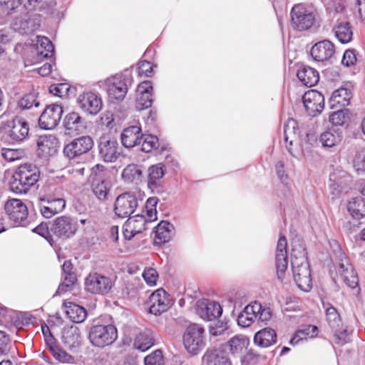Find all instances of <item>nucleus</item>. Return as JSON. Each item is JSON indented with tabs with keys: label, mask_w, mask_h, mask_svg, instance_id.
I'll use <instances>...</instances> for the list:
<instances>
[{
	"label": "nucleus",
	"mask_w": 365,
	"mask_h": 365,
	"mask_svg": "<svg viewBox=\"0 0 365 365\" xmlns=\"http://www.w3.org/2000/svg\"><path fill=\"white\" fill-rule=\"evenodd\" d=\"M292 269L294 280L297 287L304 292H309L312 287L311 270L307 261L306 248L300 245L292 249Z\"/></svg>",
	"instance_id": "f257e3e1"
},
{
	"label": "nucleus",
	"mask_w": 365,
	"mask_h": 365,
	"mask_svg": "<svg viewBox=\"0 0 365 365\" xmlns=\"http://www.w3.org/2000/svg\"><path fill=\"white\" fill-rule=\"evenodd\" d=\"M39 169L32 164H24L18 168L10 183L11 190L16 193H26L39 179Z\"/></svg>",
	"instance_id": "f03ea898"
},
{
	"label": "nucleus",
	"mask_w": 365,
	"mask_h": 365,
	"mask_svg": "<svg viewBox=\"0 0 365 365\" xmlns=\"http://www.w3.org/2000/svg\"><path fill=\"white\" fill-rule=\"evenodd\" d=\"M29 124L24 120L15 118L0 125V138L9 144L20 143L29 135Z\"/></svg>",
	"instance_id": "7ed1b4c3"
},
{
	"label": "nucleus",
	"mask_w": 365,
	"mask_h": 365,
	"mask_svg": "<svg viewBox=\"0 0 365 365\" xmlns=\"http://www.w3.org/2000/svg\"><path fill=\"white\" fill-rule=\"evenodd\" d=\"M117 337V329L111 324L94 325L91 328L88 335L91 343L98 347H104L113 344Z\"/></svg>",
	"instance_id": "20e7f679"
},
{
	"label": "nucleus",
	"mask_w": 365,
	"mask_h": 365,
	"mask_svg": "<svg viewBox=\"0 0 365 365\" xmlns=\"http://www.w3.org/2000/svg\"><path fill=\"white\" fill-rule=\"evenodd\" d=\"M114 285V281L110 277L98 272L89 273L84 280V289L93 294H108Z\"/></svg>",
	"instance_id": "39448f33"
},
{
	"label": "nucleus",
	"mask_w": 365,
	"mask_h": 365,
	"mask_svg": "<svg viewBox=\"0 0 365 365\" xmlns=\"http://www.w3.org/2000/svg\"><path fill=\"white\" fill-rule=\"evenodd\" d=\"M284 141L292 156L299 158L303 155V150L299 145V131L294 119L288 120L284 126Z\"/></svg>",
	"instance_id": "423d86ee"
},
{
	"label": "nucleus",
	"mask_w": 365,
	"mask_h": 365,
	"mask_svg": "<svg viewBox=\"0 0 365 365\" xmlns=\"http://www.w3.org/2000/svg\"><path fill=\"white\" fill-rule=\"evenodd\" d=\"M50 230L53 237L65 240L76 234L78 223L72 217L63 215L56 217L52 222Z\"/></svg>",
	"instance_id": "0eeeda50"
},
{
	"label": "nucleus",
	"mask_w": 365,
	"mask_h": 365,
	"mask_svg": "<svg viewBox=\"0 0 365 365\" xmlns=\"http://www.w3.org/2000/svg\"><path fill=\"white\" fill-rule=\"evenodd\" d=\"M93 146V138L89 135H83L73 139L63 148L64 155L73 162L81 159L84 154L88 153Z\"/></svg>",
	"instance_id": "6e6552de"
},
{
	"label": "nucleus",
	"mask_w": 365,
	"mask_h": 365,
	"mask_svg": "<svg viewBox=\"0 0 365 365\" xmlns=\"http://www.w3.org/2000/svg\"><path fill=\"white\" fill-rule=\"evenodd\" d=\"M204 329L196 324H190L186 329L183 335V344L190 352L196 354L205 346Z\"/></svg>",
	"instance_id": "1a4fd4ad"
},
{
	"label": "nucleus",
	"mask_w": 365,
	"mask_h": 365,
	"mask_svg": "<svg viewBox=\"0 0 365 365\" xmlns=\"http://www.w3.org/2000/svg\"><path fill=\"white\" fill-rule=\"evenodd\" d=\"M291 25L299 31L310 29L314 24L315 15L302 4L294 5L291 10Z\"/></svg>",
	"instance_id": "9d476101"
},
{
	"label": "nucleus",
	"mask_w": 365,
	"mask_h": 365,
	"mask_svg": "<svg viewBox=\"0 0 365 365\" xmlns=\"http://www.w3.org/2000/svg\"><path fill=\"white\" fill-rule=\"evenodd\" d=\"M99 157L106 163H113L120 155L118 141L109 135H103L98 140Z\"/></svg>",
	"instance_id": "9b49d317"
},
{
	"label": "nucleus",
	"mask_w": 365,
	"mask_h": 365,
	"mask_svg": "<svg viewBox=\"0 0 365 365\" xmlns=\"http://www.w3.org/2000/svg\"><path fill=\"white\" fill-rule=\"evenodd\" d=\"M138 205L135 194L124 192L117 197L114 203V212L119 218L130 217Z\"/></svg>",
	"instance_id": "f8f14e48"
},
{
	"label": "nucleus",
	"mask_w": 365,
	"mask_h": 365,
	"mask_svg": "<svg viewBox=\"0 0 365 365\" xmlns=\"http://www.w3.org/2000/svg\"><path fill=\"white\" fill-rule=\"evenodd\" d=\"M63 113V108L58 104L47 106L38 118L39 126L45 130L55 128L58 125Z\"/></svg>",
	"instance_id": "ddd939ff"
},
{
	"label": "nucleus",
	"mask_w": 365,
	"mask_h": 365,
	"mask_svg": "<svg viewBox=\"0 0 365 365\" xmlns=\"http://www.w3.org/2000/svg\"><path fill=\"white\" fill-rule=\"evenodd\" d=\"M9 218L18 225L25 226L28 216L26 205L19 199L8 200L4 205Z\"/></svg>",
	"instance_id": "4468645a"
},
{
	"label": "nucleus",
	"mask_w": 365,
	"mask_h": 365,
	"mask_svg": "<svg viewBox=\"0 0 365 365\" xmlns=\"http://www.w3.org/2000/svg\"><path fill=\"white\" fill-rule=\"evenodd\" d=\"M302 101L307 113L311 116H316L324 110V97L316 90L305 92Z\"/></svg>",
	"instance_id": "2eb2a0df"
},
{
	"label": "nucleus",
	"mask_w": 365,
	"mask_h": 365,
	"mask_svg": "<svg viewBox=\"0 0 365 365\" xmlns=\"http://www.w3.org/2000/svg\"><path fill=\"white\" fill-rule=\"evenodd\" d=\"M39 210L46 218H51L56 214L62 212L66 207V201L61 197H52L50 196L40 197Z\"/></svg>",
	"instance_id": "dca6fc26"
},
{
	"label": "nucleus",
	"mask_w": 365,
	"mask_h": 365,
	"mask_svg": "<svg viewBox=\"0 0 365 365\" xmlns=\"http://www.w3.org/2000/svg\"><path fill=\"white\" fill-rule=\"evenodd\" d=\"M337 272L347 287L354 289L358 286L359 279L357 274L344 254L340 255Z\"/></svg>",
	"instance_id": "f3484780"
},
{
	"label": "nucleus",
	"mask_w": 365,
	"mask_h": 365,
	"mask_svg": "<svg viewBox=\"0 0 365 365\" xmlns=\"http://www.w3.org/2000/svg\"><path fill=\"white\" fill-rule=\"evenodd\" d=\"M128 78L123 76H115L106 81L107 93L110 99L122 100L128 91Z\"/></svg>",
	"instance_id": "a211bd4d"
},
{
	"label": "nucleus",
	"mask_w": 365,
	"mask_h": 365,
	"mask_svg": "<svg viewBox=\"0 0 365 365\" xmlns=\"http://www.w3.org/2000/svg\"><path fill=\"white\" fill-rule=\"evenodd\" d=\"M287 247V242L285 236H280L277 242L275 255L277 274L280 281H283L288 266Z\"/></svg>",
	"instance_id": "6ab92c4d"
},
{
	"label": "nucleus",
	"mask_w": 365,
	"mask_h": 365,
	"mask_svg": "<svg viewBox=\"0 0 365 365\" xmlns=\"http://www.w3.org/2000/svg\"><path fill=\"white\" fill-rule=\"evenodd\" d=\"M197 313L204 320L212 321L222 315V309L219 303L204 299L197 302Z\"/></svg>",
	"instance_id": "aec40b11"
},
{
	"label": "nucleus",
	"mask_w": 365,
	"mask_h": 365,
	"mask_svg": "<svg viewBox=\"0 0 365 365\" xmlns=\"http://www.w3.org/2000/svg\"><path fill=\"white\" fill-rule=\"evenodd\" d=\"M77 102L83 110L91 115H96L102 108L101 98L92 92L80 94Z\"/></svg>",
	"instance_id": "412c9836"
},
{
	"label": "nucleus",
	"mask_w": 365,
	"mask_h": 365,
	"mask_svg": "<svg viewBox=\"0 0 365 365\" xmlns=\"http://www.w3.org/2000/svg\"><path fill=\"white\" fill-rule=\"evenodd\" d=\"M149 312L156 316L166 312L170 307V302L166 297V292L163 289H158L153 292L149 297Z\"/></svg>",
	"instance_id": "4be33fe9"
},
{
	"label": "nucleus",
	"mask_w": 365,
	"mask_h": 365,
	"mask_svg": "<svg viewBox=\"0 0 365 365\" xmlns=\"http://www.w3.org/2000/svg\"><path fill=\"white\" fill-rule=\"evenodd\" d=\"M153 88L149 81H143L137 88V98L135 102L136 109L142 110L151 107L153 101Z\"/></svg>",
	"instance_id": "5701e85b"
},
{
	"label": "nucleus",
	"mask_w": 365,
	"mask_h": 365,
	"mask_svg": "<svg viewBox=\"0 0 365 365\" xmlns=\"http://www.w3.org/2000/svg\"><path fill=\"white\" fill-rule=\"evenodd\" d=\"M311 56L316 61L323 62L329 60L335 53L334 45L329 40L316 43L311 49Z\"/></svg>",
	"instance_id": "b1692460"
},
{
	"label": "nucleus",
	"mask_w": 365,
	"mask_h": 365,
	"mask_svg": "<svg viewBox=\"0 0 365 365\" xmlns=\"http://www.w3.org/2000/svg\"><path fill=\"white\" fill-rule=\"evenodd\" d=\"M146 223L145 216L143 215L130 217L123 226L125 238L130 240L137 234L141 233L146 229Z\"/></svg>",
	"instance_id": "393cba45"
},
{
	"label": "nucleus",
	"mask_w": 365,
	"mask_h": 365,
	"mask_svg": "<svg viewBox=\"0 0 365 365\" xmlns=\"http://www.w3.org/2000/svg\"><path fill=\"white\" fill-rule=\"evenodd\" d=\"M39 155L44 158L54 155L59 146L58 139L53 135H41L37 141Z\"/></svg>",
	"instance_id": "a878e982"
},
{
	"label": "nucleus",
	"mask_w": 365,
	"mask_h": 365,
	"mask_svg": "<svg viewBox=\"0 0 365 365\" xmlns=\"http://www.w3.org/2000/svg\"><path fill=\"white\" fill-rule=\"evenodd\" d=\"M62 272L63 281L59 284L55 295H60L67 292L77 280L76 275L73 272V264L70 261L64 262L62 265Z\"/></svg>",
	"instance_id": "bb28decb"
},
{
	"label": "nucleus",
	"mask_w": 365,
	"mask_h": 365,
	"mask_svg": "<svg viewBox=\"0 0 365 365\" xmlns=\"http://www.w3.org/2000/svg\"><path fill=\"white\" fill-rule=\"evenodd\" d=\"M205 357L207 365H232L228 353L222 346L208 350Z\"/></svg>",
	"instance_id": "cd10ccee"
},
{
	"label": "nucleus",
	"mask_w": 365,
	"mask_h": 365,
	"mask_svg": "<svg viewBox=\"0 0 365 365\" xmlns=\"http://www.w3.org/2000/svg\"><path fill=\"white\" fill-rule=\"evenodd\" d=\"M261 309V304L257 302L246 306L237 317V324L242 327H250L257 319V312Z\"/></svg>",
	"instance_id": "c85d7f7f"
},
{
	"label": "nucleus",
	"mask_w": 365,
	"mask_h": 365,
	"mask_svg": "<svg viewBox=\"0 0 365 365\" xmlns=\"http://www.w3.org/2000/svg\"><path fill=\"white\" fill-rule=\"evenodd\" d=\"M38 26L39 24L35 21L34 18L29 16L27 14L21 17H16L12 24L13 29L21 34L31 33Z\"/></svg>",
	"instance_id": "c756f323"
},
{
	"label": "nucleus",
	"mask_w": 365,
	"mask_h": 365,
	"mask_svg": "<svg viewBox=\"0 0 365 365\" xmlns=\"http://www.w3.org/2000/svg\"><path fill=\"white\" fill-rule=\"evenodd\" d=\"M342 138L341 129L331 128L321 133L319 141L324 148H333L338 145Z\"/></svg>",
	"instance_id": "7c9ffc66"
},
{
	"label": "nucleus",
	"mask_w": 365,
	"mask_h": 365,
	"mask_svg": "<svg viewBox=\"0 0 365 365\" xmlns=\"http://www.w3.org/2000/svg\"><path fill=\"white\" fill-rule=\"evenodd\" d=\"M250 344L249 339L244 335H236L232 337L227 344L222 345L223 349H230L233 355L241 356L246 352Z\"/></svg>",
	"instance_id": "2f4dec72"
},
{
	"label": "nucleus",
	"mask_w": 365,
	"mask_h": 365,
	"mask_svg": "<svg viewBox=\"0 0 365 365\" xmlns=\"http://www.w3.org/2000/svg\"><path fill=\"white\" fill-rule=\"evenodd\" d=\"M141 128L137 125H132L125 128L121 133V143L125 148H133L141 143Z\"/></svg>",
	"instance_id": "473e14b6"
},
{
	"label": "nucleus",
	"mask_w": 365,
	"mask_h": 365,
	"mask_svg": "<svg viewBox=\"0 0 365 365\" xmlns=\"http://www.w3.org/2000/svg\"><path fill=\"white\" fill-rule=\"evenodd\" d=\"M80 339V331L77 327L71 326L63 328L61 341L66 348L72 349L78 346L81 342Z\"/></svg>",
	"instance_id": "72a5a7b5"
},
{
	"label": "nucleus",
	"mask_w": 365,
	"mask_h": 365,
	"mask_svg": "<svg viewBox=\"0 0 365 365\" xmlns=\"http://www.w3.org/2000/svg\"><path fill=\"white\" fill-rule=\"evenodd\" d=\"M299 80L306 86L312 87L315 86L319 80L318 71L307 66L300 67L297 73Z\"/></svg>",
	"instance_id": "f704fd0d"
},
{
	"label": "nucleus",
	"mask_w": 365,
	"mask_h": 365,
	"mask_svg": "<svg viewBox=\"0 0 365 365\" xmlns=\"http://www.w3.org/2000/svg\"><path fill=\"white\" fill-rule=\"evenodd\" d=\"M165 174V165L163 163L153 165L148 169V187L151 189L157 188Z\"/></svg>",
	"instance_id": "c9c22d12"
},
{
	"label": "nucleus",
	"mask_w": 365,
	"mask_h": 365,
	"mask_svg": "<svg viewBox=\"0 0 365 365\" xmlns=\"http://www.w3.org/2000/svg\"><path fill=\"white\" fill-rule=\"evenodd\" d=\"M63 307L67 317L74 323H81L87 317L86 309L73 302H65Z\"/></svg>",
	"instance_id": "e433bc0d"
},
{
	"label": "nucleus",
	"mask_w": 365,
	"mask_h": 365,
	"mask_svg": "<svg viewBox=\"0 0 365 365\" xmlns=\"http://www.w3.org/2000/svg\"><path fill=\"white\" fill-rule=\"evenodd\" d=\"M277 334L269 327L262 329L257 331L254 336V342L259 346L267 348L276 342Z\"/></svg>",
	"instance_id": "4c0bfd02"
},
{
	"label": "nucleus",
	"mask_w": 365,
	"mask_h": 365,
	"mask_svg": "<svg viewBox=\"0 0 365 365\" xmlns=\"http://www.w3.org/2000/svg\"><path fill=\"white\" fill-rule=\"evenodd\" d=\"M122 178L127 183L140 184L143 178L142 167L136 164L127 165L123 170Z\"/></svg>",
	"instance_id": "58836bf2"
},
{
	"label": "nucleus",
	"mask_w": 365,
	"mask_h": 365,
	"mask_svg": "<svg viewBox=\"0 0 365 365\" xmlns=\"http://www.w3.org/2000/svg\"><path fill=\"white\" fill-rule=\"evenodd\" d=\"M173 225L166 221H161L155 227V242L156 244H164L169 242L172 237Z\"/></svg>",
	"instance_id": "ea45409f"
},
{
	"label": "nucleus",
	"mask_w": 365,
	"mask_h": 365,
	"mask_svg": "<svg viewBox=\"0 0 365 365\" xmlns=\"http://www.w3.org/2000/svg\"><path fill=\"white\" fill-rule=\"evenodd\" d=\"M154 344L153 331L150 329H145L140 332L134 341V346L141 351H145Z\"/></svg>",
	"instance_id": "a19ab883"
},
{
	"label": "nucleus",
	"mask_w": 365,
	"mask_h": 365,
	"mask_svg": "<svg viewBox=\"0 0 365 365\" xmlns=\"http://www.w3.org/2000/svg\"><path fill=\"white\" fill-rule=\"evenodd\" d=\"M350 215L356 220L365 217V199L362 197L352 198L347 205Z\"/></svg>",
	"instance_id": "79ce46f5"
},
{
	"label": "nucleus",
	"mask_w": 365,
	"mask_h": 365,
	"mask_svg": "<svg viewBox=\"0 0 365 365\" xmlns=\"http://www.w3.org/2000/svg\"><path fill=\"white\" fill-rule=\"evenodd\" d=\"M352 96L351 91L346 88H340L336 90L330 98L331 107L336 105L339 106H346L349 104V101Z\"/></svg>",
	"instance_id": "37998d69"
},
{
	"label": "nucleus",
	"mask_w": 365,
	"mask_h": 365,
	"mask_svg": "<svg viewBox=\"0 0 365 365\" xmlns=\"http://www.w3.org/2000/svg\"><path fill=\"white\" fill-rule=\"evenodd\" d=\"M335 36L342 43H347L352 39L353 31L350 24L340 21L334 28Z\"/></svg>",
	"instance_id": "c03bdc74"
},
{
	"label": "nucleus",
	"mask_w": 365,
	"mask_h": 365,
	"mask_svg": "<svg viewBox=\"0 0 365 365\" xmlns=\"http://www.w3.org/2000/svg\"><path fill=\"white\" fill-rule=\"evenodd\" d=\"M317 327L312 324L304 325L295 332L289 343L292 345H294L304 339L313 338L317 336Z\"/></svg>",
	"instance_id": "a18cd8bd"
},
{
	"label": "nucleus",
	"mask_w": 365,
	"mask_h": 365,
	"mask_svg": "<svg viewBox=\"0 0 365 365\" xmlns=\"http://www.w3.org/2000/svg\"><path fill=\"white\" fill-rule=\"evenodd\" d=\"M36 51L39 58H47L52 56L54 47L48 38L38 36Z\"/></svg>",
	"instance_id": "49530a36"
},
{
	"label": "nucleus",
	"mask_w": 365,
	"mask_h": 365,
	"mask_svg": "<svg viewBox=\"0 0 365 365\" xmlns=\"http://www.w3.org/2000/svg\"><path fill=\"white\" fill-rule=\"evenodd\" d=\"M63 125L66 130L78 131L83 126V119L78 113L71 112L66 115Z\"/></svg>",
	"instance_id": "de8ad7c7"
},
{
	"label": "nucleus",
	"mask_w": 365,
	"mask_h": 365,
	"mask_svg": "<svg viewBox=\"0 0 365 365\" xmlns=\"http://www.w3.org/2000/svg\"><path fill=\"white\" fill-rule=\"evenodd\" d=\"M142 145L141 150L145 153H150L159 147L158 138L153 135H141Z\"/></svg>",
	"instance_id": "09e8293b"
},
{
	"label": "nucleus",
	"mask_w": 365,
	"mask_h": 365,
	"mask_svg": "<svg viewBox=\"0 0 365 365\" xmlns=\"http://www.w3.org/2000/svg\"><path fill=\"white\" fill-rule=\"evenodd\" d=\"M49 351L53 358L61 363L71 364L73 361V358L69 354L55 344L50 346Z\"/></svg>",
	"instance_id": "8fccbe9b"
},
{
	"label": "nucleus",
	"mask_w": 365,
	"mask_h": 365,
	"mask_svg": "<svg viewBox=\"0 0 365 365\" xmlns=\"http://www.w3.org/2000/svg\"><path fill=\"white\" fill-rule=\"evenodd\" d=\"M142 284L138 279L128 281L123 289V294L128 298H135Z\"/></svg>",
	"instance_id": "3c124183"
},
{
	"label": "nucleus",
	"mask_w": 365,
	"mask_h": 365,
	"mask_svg": "<svg viewBox=\"0 0 365 365\" xmlns=\"http://www.w3.org/2000/svg\"><path fill=\"white\" fill-rule=\"evenodd\" d=\"M326 317L331 330L342 326L339 314L334 307L331 306L326 309Z\"/></svg>",
	"instance_id": "603ef678"
},
{
	"label": "nucleus",
	"mask_w": 365,
	"mask_h": 365,
	"mask_svg": "<svg viewBox=\"0 0 365 365\" xmlns=\"http://www.w3.org/2000/svg\"><path fill=\"white\" fill-rule=\"evenodd\" d=\"M92 190L98 200L104 201L108 197L110 186L106 181L98 182L93 184Z\"/></svg>",
	"instance_id": "864d4df0"
},
{
	"label": "nucleus",
	"mask_w": 365,
	"mask_h": 365,
	"mask_svg": "<svg viewBox=\"0 0 365 365\" xmlns=\"http://www.w3.org/2000/svg\"><path fill=\"white\" fill-rule=\"evenodd\" d=\"M334 333V341L335 344L342 346L350 341L351 332L343 325L332 330Z\"/></svg>",
	"instance_id": "5fc2aeb1"
},
{
	"label": "nucleus",
	"mask_w": 365,
	"mask_h": 365,
	"mask_svg": "<svg viewBox=\"0 0 365 365\" xmlns=\"http://www.w3.org/2000/svg\"><path fill=\"white\" fill-rule=\"evenodd\" d=\"M1 153V156L8 162L20 160L25 155V151L20 148H3Z\"/></svg>",
	"instance_id": "6e6d98bb"
},
{
	"label": "nucleus",
	"mask_w": 365,
	"mask_h": 365,
	"mask_svg": "<svg viewBox=\"0 0 365 365\" xmlns=\"http://www.w3.org/2000/svg\"><path fill=\"white\" fill-rule=\"evenodd\" d=\"M348 118V110H339L329 115V120L334 126L343 125Z\"/></svg>",
	"instance_id": "4d7b16f0"
},
{
	"label": "nucleus",
	"mask_w": 365,
	"mask_h": 365,
	"mask_svg": "<svg viewBox=\"0 0 365 365\" xmlns=\"http://www.w3.org/2000/svg\"><path fill=\"white\" fill-rule=\"evenodd\" d=\"M19 107L22 110L30 109L34 106H39V102L36 100V96L33 93H29L23 96L18 103Z\"/></svg>",
	"instance_id": "13d9d810"
},
{
	"label": "nucleus",
	"mask_w": 365,
	"mask_h": 365,
	"mask_svg": "<svg viewBox=\"0 0 365 365\" xmlns=\"http://www.w3.org/2000/svg\"><path fill=\"white\" fill-rule=\"evenodd\" d=\"M33 232L44 237L51 245L54 242L53 235L46 223H41L33 229Z\"/></svg>",
	"instance_id": "bf43d9fd"
},
{
	"label": "nucleus",
	"mask_w": 365,
	"mask_h": 365,
	"mask_svg": "<svg viewBox=\"0 0 365 365\" xmlns=\"http://www.w3.org/2000/svg\"><path fill=\"white\" fill-rule=\"evenodd\" d=\"M143 277L145 282L149 286H154L156 284V282L158 278V274L154 268L149 267L144 270Z\"/></svg>",
	"instance_id": "052dcab7"
},
{
	"label": "nucleus",
	"mask_w": 365,
	"mask_h": 365,
	"mask_svg": "<svg viewBox=\"0 0 365 365\" xmlns=\"http://www.w3.org/2000/svg\"><path fill=\"white\" fill-rule=\"evenodd\" d=\"M68 90L69 87L66 83L53 84L49 87V92L59 97L66 95Z\"/></svg>",
	"instance_id": "680f3d73"
},
{
	"label": "nucleus",
	"mask_w": 365,
	"mask_h": 365,
	"mask_svg": "<svg viewBox=\"0 0 365 365\" xmlns=\"http://www.w3.org/2000/svg\"><path fill=\"white\" fill-rule=\"evenodd\" d=\"M163 359V354L160 350H156L150 355H148L144 359V362L146 365H155L160 364Z\"/></svg>",
	"instance_id": "e2e57ef3"
},
{
	"label": "nucleus",
	"mask_w": 365,
	"mask_h": 365,
	"mask_svg": "<svg viewBox=\"0 0 365 365\" xmlns=\"http://www.w3.org/2000/svg\"><path fill=\"white\" fill-rule=\"evenodd\" d=\"M356 59V51L348 49L344 53L342 63L346 66H350L355 63Z\"/></svg>",
	"instance_id": "0e129e2a"
},
{
	"label": "nucleus",
	"mask_w": 365,
	"mask_h": 365,
	"mask_svg": "<svg viewBox=\"0 0 365 365\" xmlns=\"http://www.w3.org/2000/svg\"><path fill=\"white\" fill-rule=\"evenodd\" d=\"M138 74L139 76H150L153 73V66L149 61H141L138 63Z\"/></svg>",
	"instance_id": "69168bd1"
},
{
	"label": "nucleus",
	"mask_w": 365,
	"mask_h": 365,
	"mask_svg": "<svg viewBox=\"0 0 365 365\" xmlns=\"http://www.w3.org/2000/svg\"><path fill=\"white\" fill-rule=\"evenodd\" d=\"M277 175L280 181L286 184L288 180V175L284 170V164L282 161H278L275 165Z\"/></svg>",
	"instance_id": "338daca9"
},
{
	"label": "nucleus",
	"mask_w": 365,
	"mask_h": 365,
	"mask_svg": "<svg viewBox=\"0 0 365 365\" xmlns=\"http://www.w3.org/2000/svg\"><path fill=\"white\" fill-rule=\"evenodd\" d=\"M86 165L78 162L76 166L68 168V172L75 176H83Z\"/></svg>",
	"instance_id": "774afa93"
}]
</instances>
